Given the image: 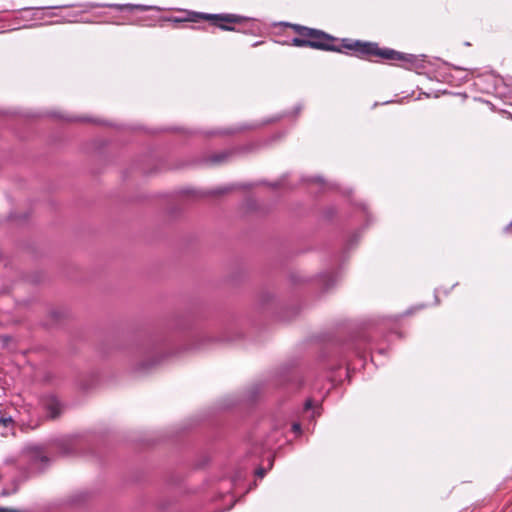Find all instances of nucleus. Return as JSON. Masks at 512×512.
<instances>
[{
    "instance_id": "obj_1",
    "label": "nucleus",
    "mask_w": 512,
    "mask_h": 512,
    "mask_svg": "<svg viewBox=\"0 0 512 512\" xmlns=\"http://www.w3.org/2000/svg\"><path fill=\"white\" fill-rule=\"evenodd\" d=\"M294 29L297 33H302L306 46L313 49L341 52L342 48H345L352 50L359 57H380L387 60L402 59V55L399 52L390 49H381L373 43L343 40L341 46H336L334 44L336 39L321 30L299 25H295Z\"/></svg>"
},
{
    "instance_id": "obj_2",
    "label": "nucleus",
    "mask_w": 512,
    "mask_h": 512,
    "mask_svg": "<svg viewBox=\"0 0 512 512\" xmlns=\"http://www.w3.org/2000/svg\"><path fill=\"white\" fill-rule=\"evenodd\" d=\"M209 18L215 20V24L223 30H233L228 24L239 23L241 17L227 14V15H210Z\"/></svg>"
},
{
    "instance_id": "obj_3",
    "label": "nucleus",
    "mask_w": 512,
    "mask_h": 512,
    "mask_svg": "<svg viewBox=\"0 0 512 512\" xmlns=\"http://www.w3.org/2000/svg\"><path fill=\"white\" fill-rule=\"evenodd\" d=\"M44 407L46 408L47 412L49 413L50 418H56L60 412V403L55 397H47L44 400Z\"/></svg>"
},
{
    "instance_id": "obj_4",
    "label": "nucleus",
    "mask_w": 512,
    "mask_h": 512,
    "mask_svg": "<svg viewBox=\"0 0 512 512\" xmlns=\"http://www.w3.org/2000/svg\"><path fill=\"white\" fill-rule=\"evenodd\" d=\"M291 45L296 47H307L302 33H298V37H295L291 40Z\"/></svg>"
},
{
    "instance_id": "obj_5",
    "label": "nucleus",
    "mask_w": 512,
    "mask_h": 512,
    "mask_svg": "<svg viewBox=\"0 0 512 512\" xmlns=\"http://www.w3.org/2000/svg\"><path fill=\"white\" fill-rule=\"evenodd\" d=\"M229 155L228 152H222V153H219V154H216L214 157H213V162H216V163H220L222 161H224V159Z\"/></svg>"
},
{
    "instance_id": "obj_6",
    "label": "nucleus",
    "mask_w": 512,
    "mask_h": 512,
    "mask_svg": "<svg viewBox=\"0 0 512 512\" xmlns=\"http://www.w3.org/2000/svg\"><path fill=\"white\" fill-rule=\"evenodd\" d=\"M35 458L39 459L40 461H46V457L39 449L35 450Z\"/></svg>"
},
{
    "instance_id": "obj_7",
    "label": "nucleus",
    "mask_w": 512,
    "mask_h": 512,
    "mask_svg": "<svg viewBox=\"0 0 512 512\" xmlns=\"http://www.w3.org/2000/svg\"><path fill=\"white\" fill-rule=\"evenodd\" d=\"M292 428H293V431L298 432V431H300V424L294 423Z\"/></svg>"
},
{
    "instance_id": "obj_8",
    "label": "nucleus",
    "mask_w": 512,
    "mask_h": 512,
    "mask_svg": "<svg viewBox=\"0 0 512 512\" xmlns=\"http://www.w3.org/2000/svg\"><path fill=\"white\" fill-rule=\"evenodd\" d=\"M264 474H265V471H264L263 469H258V470H257V475H258L260 478H262V477L264 476Z\"/></svg>"
},
{
    "instance_id": "obj_9",
    "label": "nucleus",
    "mask_w": 512,
    "mask_h": 512,
    "mask_svg": "<svg viewBox=\"0 0 512 512\" xmlns=\"http://www.w3.org/2000/svg\"><path fill=\"white\" fill-rule=\"evenodd\" d=\"M0 421H3L4 424H6V422H8L9 420L7 419H1Z\"/></svg>"
}]
</instances>
